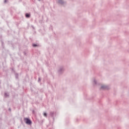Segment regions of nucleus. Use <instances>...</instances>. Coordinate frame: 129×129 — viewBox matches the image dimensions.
<instances>
[{
	"instance_id": "nucleus-1",
	"label": "nucleus",
	"mask_w": 129,
	"mask_h": 129,
	"mask_svg": "<svg viewBox=\"0 0 129 129\" xmlns=\"http://www.w3.org/2000/svg\"><path fill=\"white\" fill-rule=\"evenodd\" d=\"M64 71H65V69L64 68V67H59L57 70L58 75H62V74L64 73Z\"/></svg>"
},
{
	"instance_id": "nucleus-2",
	"label": "nucleus",
	"mask_w": 129,
	"mask_h": 129,
	"mask_svg": "<svg viewBox=\"0 0 129 129\" xmlns=\"http://www.w3.org/2000/svg\"><path fill=\"white\" fill-rule=\"evenodd\" d=\"M24 120L26 124H28V125H31L32 124V120H31V119L29 118H24Z\"/></svg>"
},
{
	"instance_id": "nucleus-3",
	"label": "nucleus",
	"mask_w": 129,
	"mask_h": 129,
	"mask_svg": "<svg viewBox=\"0 0 129 129\" xmlns=\"http://www.w3.org/2000/svg\"><path fill=\"white\" fill-rule=\"evenodd\" d=\"M101 89H103V90H108L109 89V87L108 86H101Z\"/></svg>"
},
{
	"instance_id": "nucleus-4",
	"label": "nucleus",
	"mask_w": 129,
	"mask_h": 129,
	"mask_svg": "<svg viewBox=\"0 0 129 129\" xmlns=\"http://www.w3.org/2000/svg\"><path fill=\"white\" fill-rule=\"evenodd\" d=\"M56 115V113L55 112H50V116L52 117L53 119H54V116Z\"/></svg>"
},
{
	"instance_id": "nucleus-5",
	"label": "nucleus",
	"mask_w": 129,
	"mask_h": 129,
	"mask_svg": "<svg viewBox=\"0 0 129 129\" xmlns=\"http://www.w3.org/2000/svg\"><path fill=\"white\" fill-rule=\"evenodd\" d=\"M58 4L62 6V5H64V4H65V2L63 0H58Z\"/></svg>"
},
{
	"instance_id": "nucleus-6",
	"label": "nucleus",
	"mask_w": 129,
	"mask_h": 129,
	"mask_svg": "<svg viewBox=\"0 0 129 129\" xmlns=\"http://www.w3.org/2000/svg\"><path fill=\"white\" fill-rule=\"evenodd\" d=\"M25 17L27 18V19L31 18V14L30 13H26Z\"/></svg>"
},
{
	"instance_id": "nucleus-7",
	"label": "nucleus",
	"mask_w": 129,
	"mask_h": 129,
	"mask_svg": "<svg viewBox=\"0 0 129 129\" xmlns=\"http://www.w3.org/2000/svg\"><path fill=\"white\" fill-rule=\"evenodd\" d=\"M15 76L16 79H19V74L15 73Z\"/></svg>"
},
{
	"instance_id": "nucleus-8",
	"label": "nucleus",
	"mask_w": 129,
	"mask_h": 129,
	"mask_svg": "<svg viewBox=\"0 0 129 129\" xmlns=\"http://www.w3.org/2000/svg\"><path fill=\"white\" fill-rule=\"evenodd\" d=\"M32 47H38V44H35V43H33Z\"/></svg>"
},
{
	"instance_id": "nucleus-9",
	"label": "nucleus",
	"mask_w": 129,
	"mask_h": 129,
	"mask_svg": "<svg viewBox=\"0 0 129 129\" xmlns=\"http://www.w3.org/2000/svg\"><path fill=\"white\" fill-rule=\"evenodd\" d=\"M20 122L21 124H23V125H24L25 124V123H24V121H23V119L22 118L20 119Z\"/></svg>"
},
{
	"instance_id": "nucleus-10",
	"label": "nucleus",
	"mask_w": 129,
	"mask_h": 129,
	"mask_svg": "<svg viewBox=\"0 0 129 129\" xmlns=\"http://www.w3.org/2000/svg\"><path fill=\"white\" fill-rule=\"evenodd\" d=\"M94 83L95 85H96V84H97V82L96 81L95 79L94 80Z\"/></svg>"
},
{
	"instance_id": "nucleus-11",
	"label": "nucleus",
	"mask_w": 129,
	"mask_h": 129,
	"mask_svg": "<svg viewBox=\"0 0 129 129\" xmlns=\"http://www.w3.org/2000/svg\"><path fill=\"white\" fill-rule=\"evenodd\" d=\"M43 115H44V116H45V117H47V113L44 112V113H43Z\"/></svg>"
},
{
	"instance_id": "nucleus-12",
	"label": "nucleus",
	"mask_w": 129,
	"mask_h": 129,
	"mask_svg": "<svg viewBox=\"0 0 129 129\" xmlns=\"http://www.w3.org/2000/svg\"><path fill=\"white\" fill-rule=\"evenodd\" d=\"M38 82H41V78L40 77L38 78Z\"/></svg>"
},
{
	"instance_id": "nucleus-13",
	"label": "nucleus",
	"mask_w": 129,
	"mask_h": 129,
	"mask_svg": "<svg viewBox=\"0 0 129 129\" xmlns=\"http://www.w3.org/2000/svg\"><path fill=\"white\" fill-rule=\"evenodd\" d=\"M5 96H9V95L8 94V93H5Z\"/></svg>"
},
{
	"instance_id": "nucleus-14",
	"label": "nucleus",
	"mask_w": 129,
	"mask_h": 129,
	"mask_svg": "<svg viewBox=\"0 0 129 129\" xmlns=\"http://www.w3.org/2000/svg\"><path fill=\"white\" fill-rule=\"evenodd\" d=\"M39 23L40 24H42L43 23V21L42 20H39Z\"/></svg>"
},
{
	"instance_id": "nucleus-15",
	"label": "nucleus",
	"mask_w": 129,
	"mask_h": 129,
	"mask_svg": "<svg viewBox=\"0 0 129 129\" xmlns=\"http://www.w3.org/2000/svg\"><path fill=\"white\" fill-rule=\"evenodd\" d=\"M31 27L32 28L33 30H35V27H34V25H31Z\"/></svg>"
},
{
	"instance_id": "nucleus-16",
	"label": "nucleus",
	"mask_w": 129,
	"mask_h": 129,
	"mask_svg": "<svg viewBox=\"0 0 129 129\" xmlns=\"http://www.w3.org/2000/svg\"><path fill=\"white\" fill-rule=\"evenodd\" d=\"M2 47L4 48V41H2Z\"/></svg>"
},
{
	"instance_id": "nucleus-17",
	"label": "nucleus",
	"mask_w": 129,
	"mask_h": 129,
	"mask_svg": "<svg viewBox=\"0 0 129 129\" xmlns=\"http://www.w3.org/2000/svg\"><path fill=\"white\" fill-rule=\"evenodd\" d=\"M7 2H8V0L4 1V4H7Z\"/></svg>"
},
{
	"instance_id": "nucleus-18",
	"label": "nucleus",
	"mask_w": 129,
	"mask_h": 129,
	"mask_svg": "<svg viewBox=\"0 0 129 129\" xmlns=\"http://www.w3.org/2000/svg\"><path fill=\"white\" fill-rule=\"evenodd\" d=\"M23 53L25 56H27V53H26V51H24Z\"/></svg>"
},
{
	"instance_id": "nucleus-19",
	"label": "nucleus",
	"mask_w": 129,
	"mask_h": 129,
	"mask_svg": "<svg viewBox=\"0 0 129 129\" xmlns=\"http://www.w3.org/2000/svg\"><path fill=\"white\" fill-rule=\"evenodd\" d=\"M32 113H33V114H35V110H32Z\"/></svg>"
},
{
	"instance_id": "nucleus-20",
	"label": "nucleus",
	"mask_w": 129,
	"mask_h": 129,
	"mask_svg": "<svg viewBox=\"0 0 129 129\" xmlns=\"http://www.w3.org/2000/svg\"><path fill=\"white\" fill-rule=\"evenodd\" d=\"M12 71H14V73H16V71H15V70H14V69H12Z\"/></svg>"
},
{
	"instance_id": "nucleus-21",
	"label": "nucleus",
	"mask_w": 129,
	"mask_h": 129,
	"mask_svg": "<svg viewBox=\"0 0 129 129\" xmlns=\"http://www.w3.org/2000/svg\"><path fill=\"white\" fill-rule=\"evenodd\" d=\"M8 110L9 111H12V109H11V108H9Z\"/></svg>"
},
{
	"instance_id": "nucleus-22",
	"label": "nucleus",
	"mask_w": 129,
	"mask_h": 129,
	"mask_svg": "<svg viewBox=\"0 0 129 129\" xmlns=\"http://www.w3.org/2000/svg\"><path fill=\"white\" fill-rule=\"evenodd\" d=\"M51 30H52V31L53 30V28H52V27H51Z\"/></svg>"
},
{
	"instance_id": "nucleus-23",
	"label": "nucleus",
	"mask_w": 129,
	"mask_h": 129,
	"mask_svg": "<svg viewBox=\"0 0 129 129\" xmlns=\"http://www.w3.org/2000/svg\"><path fill=\"white\" fill-rule=\"evenodd\" d=\"M38 2H41V0H38Z\"/></svg>"
},
{
	"instance_id": "nucleus-24",
	"label": "nucleus",
	"mask_w": 129,
	"mask_h": 129,
	"mask_svg": "<svg viewBox=\"0 0 129 129\" xmlns=\"http://www.w3.org/2000/svg\"><path fill=\"white\" fill-rule=\"evenodd\" d=\"M0 84H1V82H0Z\"/></svg>"
}]
</instances>
